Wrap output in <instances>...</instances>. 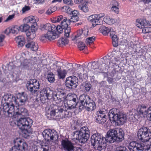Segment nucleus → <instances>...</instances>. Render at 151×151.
<instances>
[{
  "instance_id": "f3484780",
  "label": "nucleus",
  "mask_w": 151,
  "mask_h": 151,
  "mask_svg": "<svg viewBox=\"0 0 151 151\" xmlns=\"http://www.w3.org/2000/svg\"><path fill=\"white\" fill-rule=\"evenodd\" d=\"M78 78L75 76H70L66 79L65 84L67 88L69 90L73 89L76 88L78 84Z\"/></svg>"
},
{
  "instance_id": "aec40b11",
  "label": "nucleus",
  "mask_w": 151,
  "mask_h": 151,
  "mask_svg": "<svg viewBox=\"0 0 151 151\" xmlns=\"http://www.w3.org/2000/svg\"><path fill=\"white\" fill-rule=\"evenodd\" d=\"M145 106H139L137 109V111L139 114H147V119L151 121V106L147 109Z\"/></svg>"
},
{
  "instance_id": "7c9ffc66",
  "label": "nucleus",
  "mask_w": 151,
  "mask_h": 151,
  "mask_svg": "<svg viewBox=\"0 0 151 151\" xmlns=\"http://www.w3.org/2000/svg\"><path fill=\"white\" fill-rule=\"evenodd\" d=\"M111 30V29H109V28L103 25L101 26L99 29V31L104 35H107Z\"/></svg>"
},
{
  "instance_id": "c85d7f7f",
  "label": "nucleus",
  "mask_w": 151,
  "mask_h": 151,
  "mask_svg": "<svg viewBox=\"0 0 151 151\" xmlns=\"http://www.w3.org/2000/svg\"><path fill=\"white\" fill-rule=\"evenodd\" d=\"M25 47L27 48H30L33 51H36L38 49V44L34 42L28 43L25 45Z\"/></svg>"
},
{
  "instance_id": "423d86ee",
  "label": "nucleus",
  "mask_w": 151,
  "mask_h": 151,
  "mask_svg": "<svg viewBox=\"0 0 151 151\" xmlns=\"http://www.w3.org/2000/svg\"><path fill=\"white\" fill-rule=\"evenodd\" d=\"M106 139L107 134L104 137L101 134L96 132L91 136V143L95 149L101 151L106 148L107 142H109Z\"/></svg>"
},
{
  "instance_id": "de8ad7c7",
  "label": "nucleus",
  "mask_w": 151,
  "mask_h": 151,
  "mask_svg": "<svg viewBox=\"0 0 151 151\" xmlns=\"http://www.w3.org/2000/svg\"><path fill=\"white\" fill-rule=\"evenodd\" d=\"M116 151H127V149L124 146H119L116 148Z\"/></svg>"
},
{
  "instance_id": "c9c22d12",
  "label": "nucleus",
  "mask_w": 151,
  "mask_h": 151,
  "mask_svg": "<svg viewBox=\"0 0 151 151\" xmlns=\"http://www.w3.org/2000/svg\"><path fill=\"white\" fill-rule=\"evenodd\" d=\"M68 42L69 40L66 38L62 37L58 40V45L62 46L68 44Z\"/></svg>"
},
{
  "instance_id": "c756f323",
  "label": "nucleus",
  "mask_w": 151,
  "mask_h": 151,
  "mask_svg": "<svg viewBox=\"0 0 151 151\" xmlns=\"http://www.w3.org/2000/svg\"><path fill=\"white\" fill-rule=\"evenodd\" d=\"M133 40H134V42L133 43L134 46L133 50L134 51V53L137 55V53H139L138 51L139 50L138 49H139V45L138 41V39L137 38H134Z\"/></svg>"
},
{
  "instance_id": "cd10ccee",
  "label": "nucleus",
  "mask_w": 151,
  "mask_h": 151,
  "mask_svg": "<svg viewBox=\"0 0 151 151\" xmlns=\"http://www.w3.org/2000/svg\"><path fill=\"white\" fill-rule=\"evenodd\" d=\"M55 97L56 98L57 100H61L63 98L64 101H65L66 100V97H67V95L65 91L63 90H60L58 91L55 95Z\"/></svg>"
},
{
  "instance_id": "9b49d317",
  "label": "nucleus",
  "mask_w": 151,
  "mask_h": 151,
  "mask_svg": "<svg viewBox=\"0 0 151 151\" xmlns=\"http://www.w3.org/2000/svg\"><path fill=\"white\" fill-rule=\"evenodd\" d=\"M19 27L20 31L24 32L28 38L32 40L35 38L36 36L35 32L37 30V26H30L29 24H24Z\"/></svg>"
},
{
  "instance_id": "f257e3e1",
  "label": "nucleus",
  "mask_w": 151,
  "mask_h": 151,
  "mask_svg": "<svg viewBox=\"0 0 151 151\" xmlns=\"http://www.w3.org/2000/svg\"><path fill=\"white\" fill-rule=\"evenodd\" d=\"M106 113V110L105 109L98 111L95 116V122L99 124H104L106 122L107 118H109L111 122H115L117 125H123L126 122V114L120 112L118 109L113 108L110 109L108 116L105 114Z\"/></svg>"
},
{
  "instance_id": "680f3d73",
  "label": "nucleus",
  "mask_w": 151,
  "mask_h": 151,
  "mask_svg": "<svg viewBox=\"0 0 151 151\" xmlns=\"http://www.w3.org/2000/svg\"><path fill=\"white\" fill-rule=\"evenodd\" d=\"M14 14H12L11 15H10L9 16V17H7L6 19L5 20V22H7L9 20H11L13 19L14 17Z\"/></svg>"
},
{
  "instance_id": "5fc2aeb1",
  "label": "nucleus",
  "mask_w": 151,
  "mask_h": 151,
  "mask_svg": "<svg viewBox=\"0 0 151 151\" xmlns=\"http://www.w3.org/2000/svg\"><path fill=\"white\" fill-rule=\"evenodd\" d=\"M118 7L119 6H112L111 8V10L116 13L118 14L119 12Z\"/></svg>"
},
{
  "instance_id": "bb28decb",
  "label": "nucleus",
  "mask_w": 151,
  "mask_h": 151,
  "mask_svg": "<svg viewBox=\"0 0 151 151\" xmlns=\"http://www.w3.org/2000/svg\"><path fill=\"white\" fill-rule=\"evenodd\" d=\"M147 20L143 19H138L136 20V25L140 28H144L146 26Z\"/></svg>"
},
{
  "instance_id": "bf43d9fd",
  "label": "nucleus",
  "mask_w": 151,
  "mask_h": 151,
  "mask_svg": "<svg viewBox=\"0 0 151 151\" xmlns=\"http://www.w3.org/2000/svg\"><path fill=\"white\" fill-rule=\"evenodd\" d=\"M63 3L68 5H72L73 4L71 0H63Z\"/></svg>"
},
{
  "instance_id": "09e8293b",
  "label": "nucleus",
  "mask_w": 151,
  "mask_h": 151,
  "mask_svg": "<svg viewBox=\"0 0 151 151\" xmlns=\"http://www.w3.org/2000/svg\"><path fill=\"white\" fill-rule=\"evenodd\" d=\"M63 19V16L62 15H60L55 18V22H59L60 21H62Z\"/></svg>"
},
{
  "instance_id": "4be33fe9",
  "label": "nucleus",
  "mask_w": 151,
  "mask_h": 151,
  "mask_svg": "<svg viewBox=\"0 0 151 151\" xmlns=\"http://www.w3.org/2000/svg\"><path fill=\"white\" fill-rule=\"evenodd\" d=\"M51 66L53 67V68L57 72L58 76L59 79H63L65 78L67 73V71L65 70H62L60 65L58 64H53V66Z\"/></svg>"
},
{
  "instance_id": "72a5a7b5",
  "label": "nucleus",
  "mask_w": 151,
  "mask_h": 151,
  "mask_svg": "<svg viewBox=\"0 0 151 151\" xmlns=\"http://www.w3.org/2000/svg\"><path fill=\"white\" fill-rule=\"evenodd\" d=\"M103 20L105 22L110 25L117 22V20L111 18L109 17H105Z\"/></svg>"
},
{
  "instance_id": "774afa93",
  "label": "nucleus",
  "mask_w": 151,
  "mask_h": 151,
  "mask_svg": "<svg viewBox=\"0 0 151 151\" xmlns=\"http://www.w3.org/2000/svg\"><path fill=\"white\" fill-rule=\"evenodd\" d=\"M141 1H142L145 4H148L149 2H151V0H140Z\"/></svg>"
},
{
  "instance_id": "e433bc0d",
  "label": "nucleus",
  "mask_w": 151,
  "mask_h": 151,
  "mask_svg": "<svg viewBox=\"0 0 151 151\" xmlns=\"http://www.w3.org/2000/svg\"><path fill=\"white\" fill-rule=\"evenodd\" d=\"M55 75L52 72H49L47 75V79L50 82H53L55 81Z\"/></svg>"
},
{
  "instance_id": "6ab92c4d",
  "label": "nucleus",
  "mask_w": 151,
  "mask_h": 151,
  "mask_svg": "<svg viewBox=\"0 0 151 151\" xmlns=\"http://www.w3.org/2000/svg\"><path fill=\"white\" fill-rule=\"evenodd\" d=\"M61 145L65 151H74L75 147L73 143L67 139L62 140Z\"/></svg>"
},
{
  "instance_id": "b1692460",
  "label": "nucleus",
  "mask_w": 151,
  "mask_h": 151,
  "mask_svg": "<svg viewBox=\"0 0 151 151\" xmlns=\"http://www.w3.org/2000/svg\"><path fill=\"white\" fill-rule=\"evenodd\" d=\"M144 147V144L143 143L133 141V151L143 150Z\"/></svg>"
},
{
  "instance_id": "9d476101",
  "label": "nucleus",
  "mask_w": 151,
  "mask_h": 151,
  "mask_svg": "<svg viewBox=\"0 0 151 151\" xmlns=\"http://www.w3.org/2000/svg\"><path fill=\"white\" fill-rule=\"evenodd\" d=\"M40 93V99H37L35 102V105H37V107L42 105L47 100H50L52 97V91L49 88L41 89Z\"/></svg>"
},
{
  "instance_id": "7ed1b4c3",
  "label": "nucleus",
  "mask_w": 151,
  "mask_h": 151,
  "mask_svg": "<svg viewBox=\"0 0 151 151\" xmlns=\"http://www.w3.org/2000/svg\"><path fill=\"white\" fill-rule=\"evenodd\" d=\"M110 55H108L102 58L96 62L94 61L88 64V69L89 71L93 69H97V71L100 73H102L106 67L109 68V66L113 65V63L111 60Z\"/></svg>"
},
{
  "instance_id": "f704fd0d",
  "label": "nucleus",
  "mask_w": 151,
  "mask_h": 151,
  "mask_svg": "<svg viewBox=\"0 0 151 151\" xmlns=\"http://www.w3.org/2000/svg\"><path fill=\"white\" fill-rule=\"evenodd\" d=\"M56 37L55 35H47V34H45V35L41 36L40 37V39L41 41H44L46 39H48V40H51L55 39Z\"/></svg>"
},
{
  "instance_id": "37998d69",
  "label": "nucleus",
  "mask_w": 151,
  "mask_h": 151,
  "mask_svg": "<svg viewBox=\"0 0 151 151\" xmlns=\"http://www.w3.org/2000/svg\"><path fill=\"white\" fill-rule=\"evenodd\" d=\"M79 20L78 16H71V18L68 19V22L69 23H71V22H76Z\"/></svg>"
},
{
  "instance_id": "2eb2a0df",
  "label": "nucleus",
  "mask_w": 151,
  "mask_h": 151,
  "mask_svg": "<svg viewBox=\"0 0 151 151\" xmlns=\"http://www.w3.org/2000/svg\"><path fill=\"white\" fill-rule=\"evenodd\" d=\"M70 23L68 22V19L65 17L62 21L60 25H58L56 28V31L60 34L63 32V29H65V35L67 37H69V33L70 31V28L68 27Z\"/></svg>"
},
{
  "instance_id": "4d7b16f0",
  "label": "nucleus",
  "mask_w": 151,
  "mask_h": 151,
  "mask_svg": "<svg viewBox=\"0 0 151 151\" xmlns=\"http://www.w3.org/2000/svg\"><path fill=\"white\" fill-rule=\"evenodd\" d=\"M30 9V7L29 6L25 5L22 8V11L23 13H24L26 11H28Z\"/></svg>"
},
{
  "instance_id": "49530a36",
  "label": "nucleus",
  "mask_w": 151,
  "mask_h": 151,
  "mask_svg": "<svg viewBox=\"0 0 151 151\" xmlns=\"http://www.w3.org/2000/svg\"><path fill=\"white\" fill-rule=\"evenodd\" d=\"M142 32L144 33H151V27H146L142 29Z\"/></svg>"
},
{
  "instance_id": "412c9836",
  "label": "nucleus",
  "mask_w": 151,
  "mask_h": 151,
  "mask_svg": "<svg viewBox=\"0 0 151 151\" xmlns=\"http://www.w3.org/2000/svg\"><path fill=\"white\" fill-rule=\"evenodd\" d=\"M55 27V26L53 25L52 26L50 24L47 23L41 26V29L42 31L44 30L47 31L46 33L47 35H50L52 36L55 35V37L58 38L59 37V35L53 32V30Z\"/></svg>"
},
{
  "instance_id": "ddd939ff",
  "label": "nucleus",
  "mask_w": 151,
  "mask_h": 151,
  "mask_svg": "<svg viewBox=\"0 0 151 151\" xmlns=\"http://www.w3.org/2000/svg\"><path fill=\"white\" fill-rule=\"evenodd\" d=\"M26 86L28 91L33 94L37 93V90L41 88L39 81L36 79H31L27 81Z\"/></svg>"
},
{
  "instance_id": "5701e85b",
  "label": "nucleus",
  "mask_w": 151,
  "mask_h": 151,
  "mask_svg": "<svg viewBox=\"0 0 151 151\" xmlns=\"http://www.w3.org/2000/svg\"><path fill=\"white\" fill-rule=\"evenodd\" d=\"M16 107L17 109V110L18 111H16V114L19 115L20 116H22V117H20L18 119L20 118L24 117L26 118H26L25 116H26L28 115V113L27 110L24 108H20L19 106L17 105H16ZM17 110H16V111Z\"/></svg>"
},
{
  "instance_id": "6e6d98bb",
  "label": "nucleus",
  "mask_w": 151,
  "mask_h": 151,
  "mask_svg": "<svg viewBox=\"0 0 151 151\" xmlns=\"http://www.w3.org/2000/svg\"><path fill=\"white\" fill-rule=\"evenodd\" d=\"M68 66H70V67H72L71 71H70V69H68V71H69L70 72H71V73H73L75 72L76 69L73 67V65L71 63H69L68 65Z\"/></svg>"
},
{
  "instance_id": "f03ea898",
  "label": "nucleus",
  "mask_w": 151,
  "mask_h": 151,
  "mask_svg": "<svg viewBox=\"0 0 151 151\" xmlns=\"http://www.w3.org/2000/svg\"><path fill=\"white\" fill-rule=\"evenodd\" d=\"M27 97L24 93H19L17 96V99L9 93L4 94L3 97L2 103L3 104V110L8 114H12L15 111L14 104L16 105H24L27 100Z\"/></svg>"
},
{
  "instance_id": "1a4fd4ad",
  "label": "nucleus",
  "mask_w": 151,
  "mask_h": 151,
  "mask_svg": "<svg viewBox=\"0 0 151 151\" xmlns=\"http://www.w3.org/2000/svg\"><path fill=\"white\" fill-rule=\"evenodd\" d=\"M124 133L122 129H110L107 133V139L109 143L119 142L124 139Z\"/></svg>"
},
{
  "instance_id": "393cba45",
  "label": "nucleus",
  "mask_w": 151,
  "mask_h": 151,
  "mask_svg": "<svg viewBox=\"0 0 151 151\" xmlns=\"http://www.w3.org/2000/svg\"><path fill=\"white\" fill-rule=\"evenodd\" d=\"M96 107L95 102L91 99L85 105V109L88 111H92L96 109Z\"/></svg>"
},
{
  "instance_id": "473e14b6",
  "label": "nucleus",
  "mask_w": 151,
  "mask_h": 151,
  "mask_svg": "<svg viewBox=\"0 0 151 151\" xmlns=\"http://www.w3.org/2000/svg\"><path fill=\"white\" fill-rule=\"evenodd\" d=\"M96 16H97L95 14L93 15L89 16L88 18V19L89 21L91 22L92 26L93 27L98 25V22H97L98 21L97 19L96 18Z\"/></svg>"
},
{
  "instance_id": "6e6552de",
  "label": "nucleus",
  "mask_w": 151,
  "mask_h": 151,
  "mask_svg": "<svg viewBox=\"0 0 151 151\" xmlns=\"http://www.w3.org/2000/svg\"><path fill=\"white\" fill-rule=\"evenodd\" d=\"M43 137L47 141L45 143L41 145V149L42 151H49L50 146L49 145L50 141L53 142L58 138L57 132L54 130L46 129L42 132Z\"/></svg>"
},
{
  "instance_id": "2f4dec72",
  "label": "nucleus",
  "mask_w": 151,
  "mask_h": 151,
  "mask_svg": "<svg viewBox=\"0 0 151 151\" xmlns=\"http://www.w3.org/2000/svg\"><path fill=\"white\" fill-rule=\"evenodd\" d=\"M24 38L22 36H19L17 37L15 40L18 43V46L19 47H22L24 44Z\"/></svg>"
},
{
  "instance_id": "39448f33",
  "label": "nucleus",
  "mask_w": 151,
  "mask_h": 151,
  "mask_svg": "<svg viewBox=\"0 0 151 151\" xmlns=\"http://www.w3.org/2000/svg\"><path fill=\"white\" fill-rule=\"evenodd\" d=\"M33 121L29 118H20L15 123L19 128L22 131V136L25 138H28L32 132L28 129L32 125Z\"/></svg>"
},
{
  "instance_id": "58836bf2",
  "label": "nucleus",
  "mask_w": 151,
  "mask_h": 151,
  "mask_svg": "<svg viewBox=\"0 0 151 151\" xmlns=\"http://www.w3.org/2000/svg\"><path fill=\"white\" fill-rule=\"evenodd\" d=\"M82 86H84L85 88V90L87 92H88L90 90L91 87V85L88 82H83L82 84Z\"/></svg>"
},
{
  "instance_id": "0eeeda50",
  "label": "nucleus",
  "mask_w": 151,
  "mask_h": 151,
  "mask_svg": "<svg viewBox=\"0 0 151 151\" xmlns=\"http://www.w3.org/2000/svg\"><path fill=\"white\" fill-rule=\"evenodd\" d=\"M90 133L88 127H83L81 128L79 130H76L72 133V139L74 141L77 140L81 143L84 144L89 138Z\"/></svg>"
},
{
  "instance_id": "a878e982",
  "label": "nucleus",
  "mask_w": 151,
  "mask_h": 151,
  "mask_svg": "<svg viewBox=\"0 0 151 151\" xmlns=\"http://www.w3.org/2000/svg\"><path fill=\"white\" fill-rule=\"evenodd\" d=\"M88 29L84 30H79L78 31L77 35L75 36V38L78 39L86 37L88 35Z\"/></svg>"
},
{
  "instance_id": "c03bdc74",
  "label": "nucleus",
  "mask_w": 151,
  "mask_h": 151,
  "mask_svg": "<svg viewBox=\"0 0 151 151\" xmlns=\"http://www.w3.org/2000/svg\"><path fill=\"white\" fill-rule=\"evenodd\" d=\"M78 8L85 12H87L88 11V7L86 4L83 5L79 6Z\"/></svg>"
},
{
  "instance_id": "69168bd1",
  "label": "nucleus",
  "mask_w": 151,
  "mask_h": 151,
  "mask_svg": "<svg viewBox=\"0 0 151 151\" xmlns=\"http://www.w3.org/2000/svg\"><path fill=\"white\" fill-rule=\"evenodd\" d=\"M35 1L36 3L40 4L43 3L44 1V0H35Z\"/></svg>"
},
{
  "instance_id": "a211bd4d",
  "label": "nucleus",
  "mask_w": 151,
  "mask_h": 151,
  "mask_svg": "<svg viewBox=\"0 0 151 151\" xmlns=\"http://www.w3.org/2000/svg\"><path fill=\"white\" fill-rule=\"evenodd\" d=\"M91 99V98L88 95L85 94L81 95L78 98V105L79 111L85 109V105H86Z\"/></svg>"
},
{
  "instance_id": "a18cd8bd",
  "label": "nucleus",
  "mask_w": 151,
  "mask_h": 151,
  "mask_svg": "<svg viewBox=\"0 0 151 151\" xmlns=\"http://www.w3.org/2000/svg\"><path fill=\"white\" fill-rule=\"evenodd\" d=\"M78 47L81 50H83L86 47L85 44L82 42H80L78 43Z\"/></svg>"
},
{
  "instance_id": "4468645a",
  "label": "nucleus",
  "mask_w": 151,
  "mask_h": 151,
  "mask_svg": "<svg viewBox=\"0 0 151 151\" xmlns=\"http://www.w3.org/2000/svg\"><path fill=\"white\" fill-rule=\"evenodd\" d=\"M78 98L76 94L75 93H69L67 95L65 101L67 106L69 109H71L78 106Z\"/></svg>"
},
{
  "instance_id": "ea45409f",
  "label": "nucleus",
  "mask_w": 151,
  "mask_h": 151,
  "mask_svg": "<svg viewBox=\"0 0 151 151\" xmlns=\"http://www.w3.org/2000/svg\"><path fill=\"white\" fill-rule=\"evenodd\" d=\"M28 21L29 23H32V24H31V26H35V27L37 26L36 23L37 20L35 19L34 17L32 16L29 17L28 18Z\"/></svg>"
},
{
  "instance_id": "3c124183",
  "label": "nucleus",
  "mask_w": 151,
  "mask_h": 151,
  "mask_svg": "<svg viewBox=\"0 0 151 151\" xmlns=\"http://www.w3.org/2000/svg\"><path fill=\"white\" fill-rule=\"evenodd\" d=\"M111 5L112 6H119V4L118 2L115 0H113L111 1Z\"/></svg>"
},
{
  "instance_id": "dca6fc26",
  "label": "nucleus",
  "mask_w": 151,
  "mask_h": 151,
  "mask_svg": "<svg viewBox=\"0 0 151 151\" xmlns=\"http://www.w3.org/2000/svg\"><path fill=\"white\" fill-rule=\"evenodd\" d=\"M137 136L138 139L143 142L148 141L151 138L150 130L146 127H143L139 130Z\"/></svg>"
},
{
  "instance_id": "f8f14e48",
  "label": "nucleus",
  "mask_w": 151,
  "mask_h": 151,
  "mask_svg": "<svg viewBox=\"0 0 151 151\" xmlns=\"http://www.w3.org/2000/svg\"><path fill=\"white\" fill-rule=\"evenodd\" d=\"M14 145L10 148L9 151H26L28 149V145L24 140L17 138L13 140Z\"/></svg>"
},
{
  "instance_id": "864d4df0",
  "label": "nucleus",
  "mask_w": 151,
  "mask_h": 151,
  "mask_svg": "<svg viewBox=\"0 0 151 151\" xmlns=\"http://www.w3.org/2000/svg\"><path fill=\"white\" fill-rule=\"evenodd\" d=\"M75 65H76V68H77V70H78L79 69H80L81 68L80 67H82V68H83V73H86L84 72V68L86 66V65H85V64H83L82 65H81L80 64H76Z\"/></svg>"
},
{
  "instance_id": "a19ab883",
  "label": "nucleus",
  "mask_w": 151,
  "mask_h": 151,
  "mask_svg": "<svg viewBox=\"0 0 151 151\" xmlns=\"http://www.w3.org/2000/svg\"><path fill=\"white\" fill-rule=\"evenodd\" d=\"M96 15V18L97 19V20L98 21L97 22H98V25H101L102 23V21L101 19V18L104 17L105 14L104 13H101L100 14H95Z\"/></svg>"
},
{
  "instance_id": "e2e57ef3",
  "label": "nucleus",
  "mask_w": 151,
  "mask_h": 151,
  "mask_svg": "<svg viewBox=\"0 0 151 151\" xmlns=\"http://www.w3.org/2000/svg\"><path fill=\"white\" fill-rule=\"evenodd\" d=\"M113 45L114 47H117L118 46V40L112 41Z\"/></svg>"
},
{
  "instance_id": "338daca9",
  "label": "nucleus",
  "mask_w": 151,
  "mask_h": 151,
  "mask_svg": "<svg viewBox=\"0 0 151 151\" xmlns=\"http://www.w3.org/2000/svg\"><path fill=\"white\" fill-rule=\"evenodd\" d=\"M114 52H115L116 53V56L117 57L119 58L120 57L122 53L120 51H117L116 52L115 50Z\"/></svg>"
},
{
  "instance_id": "8fccbe9b",
  "label": "nucleus",
  "mask_w": 151,
  "mask_h": 151,
  "mask_svg": "<svg viewBox=\"0 0 151 151\" xmlns=\"http://www.w3.org/2000/svg\"><path fill=\"white\" fill-rule=\"evenodd\" d=\"M110 36L111 37L112 41L118 40V38L116 35L112 34L110 33Z\"/></svg>"
},
{
  "instance_id": "79ce46f5",
  "label": "nucleus",
  "mask_w": 151,
  "mask_h": 151,
  "mask_svg": "<svg viewBox=\"0 0 151 151\" xmlns=\"http://www.w3.org/2000/svg\"><path fill=\"white\" fill-rule=\"evenodd\" d=\"M95 39L96 37L94 36L89 37L86 39V42L87 45H90L93 42Z\"/></svg>"
},
{
  "instance_id": "4c0bfd02",
  "label": "nucleus",
  "mask_w": 151,
  "mask_h": 151,
  "mask_svg": "<svg viewBox=\"0 0 151 151\" xmlns=\"http://www.w3.org/2000/svg\"><path fill=\"white\" fill-rule=\"evenodd\" d=\"M20 31L19 27L18 26H15L12 28L10 30H9V32L12 34H17Z\"/></svg>"
},
{
  "instance_id": "0e129e2a",
  "label": "nucleus",
  "mask_w": 151,
  "mask_h": 151,
  "mask_svg": "<svg viewBox=\"0 0 151 151\" xmlns=\"http://www.w3.org/2000/svg\"><path fill=\"white\" fill-rule=\"evenodd\" d=\"M53 12V11L51 9H48L46 12V14H47V15H50Z\"/></svg>"
},
{
  "instance_id": "13d9d810",
  "label": "nucleus",
  "mask_w": 151,
  "mask_h": 151,
  "mask_svg": "<svg viewBox=\"0 0 151 151\" xmlns=\"http://www.w3.org/2000/svg\"><path fill=\"white\" fill-rule=\"evenodd\" d=\"M70 14H72L71 16H78V11L76 10H74L73 11H71L70 12Z\"/></svg>"
},
{
  "instance_id": "20e7f679",
  "label": "nucleus",
  "mask_w": 151,
  "mask_h": 151,
  "mask_svg": "<svg viewBox=\"0 0 151 151\" xmlns=\"http://www.w3.org/2000/svg\"><path fill=\"white\" fill-rule=\"evenodd\" d=\"M69 109L64 103L60 106H55L54 109L50 111V113L47 114V118L49 120H55L63 118L69 117L70 116L71 113H69L67 110Z\"/></svg>"
},
{
  "instance_id": "603ef678",
  "label": "nucleus",
  "mask_w": 151,
  "mask_h": 151,
  "mask_svg": "<svg viewBox=\"0 0 151 151\" xmlns=\"http://www.w3.org/2000/svg\"><path fill=\"white\" fill-rule=\"evenodd\" d=\"M101 87L108 88V85H107V82L105 81H102L100 83Z\"/></svg>"
},
{
  "instance_id": "052dcab7",
  "label": "nucleus",
  "mask_w": 151,
  "mask_h": 151,
  "mask_svg": "<svg viewBox=\"0 0 151 151\" xmlns=\"http://www.w3.org/2000/svg\"><path fill=\"white\" fill-rule=\"evenodd\" d=\"M109 84H111L113 82V79L112 78L110 77H108L107 79Z\"/></svg>"
}]
</instances>
